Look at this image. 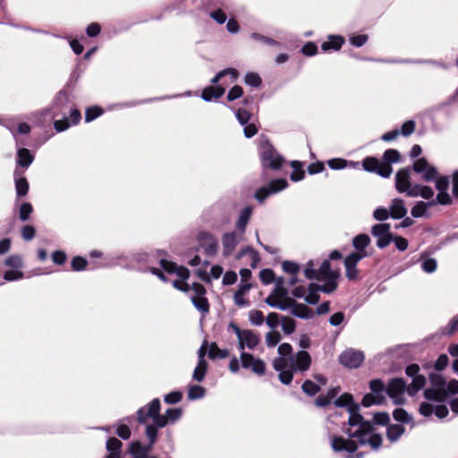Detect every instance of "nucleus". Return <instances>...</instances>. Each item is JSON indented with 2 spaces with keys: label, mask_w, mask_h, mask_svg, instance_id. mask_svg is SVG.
Masks as SVG:
<instances>
[{
  "label": "nucleus",
  "mask_w": 458,
  "mask_h": 458,
  "mask_svg": "<svg viewBox=\"0 0 458 458\" xmlns=\"http://www.w3.org/2000/svg\"><path fill=\"white\" fill-rule=\"evenodd\" d=\"M140 263H146L144 271H150L165 282H171L174 288L187 293L198 310H200V284L193 282L190 284L189 270L163 257L156 259L153 254L140 253L137 256Z\"/></svg>",
  "instance_id": "f257e3e1"
},
{
  "label": "nucleus",
  "mask_w": 458,
  "mask_h": 458,
  "mask_svg": "<svg viewBox=\"0 0 458 458\" xmlns=\"http://www.w3.org/2000/svg\"><path fill=\"white\" fill-rule=\"evenodd\" d=\"M352 396L349 394H344L335 400L336 407H346V415L348 417V428L344 431L352 438H356L360 445H369L372 449H377L382 444V437L378 434L373 433V426L369 421H365L352 407Z\"/></svg>",
  "instance_id": "f03ea898"
},
{
  "label": "nucleus",
  "mask_w": 458,
  "mask_h": 458,
  "mask_svg": "<svg viewBox=\"0 0 458 458\" xmlns=\"http://www.w3.org/2000/svg\"><path fill=\"white\" fill-rule=\"evenodd\" d=\"M160 408L159 399H153L148 405L138 410V421L143 424L150 418L157 428H164L169 422L173 423L179 420L182 413L180 408H170L165 411V415H160Z\"/></svg>",
  "instance_id": "7ed1b4c3"
},
{
  "label": "nucleus",
  "mask_w": 458,
  "mask_h": 458,
  "mask_svg": "<svg viewBox=\"0 0 458 458\" xmlns=\"http://www.w3.org/2000/svg\"><path fill=\"white\" fill-rule=\"evenodd\" d=\"M383 158L385 162H380L372 157H366L362 162L364 170L377 173L382 177L388 178L393 172L390 164L397 163L400 159V154L395 149H387L385 151Z\"/></svg>",
  "instance_id": "20e7f679"
},
{
  "label": "nucleus",
  "mask_w": 458,
  "mask_h": 458,
  "mask_svg": "<svg viewBox=\"0 0 458 458\" xmlns=\"http://www.w3.org/2000/svg\"><path fill=\"white\" fill-rule=\"evenodd\" d=\"M279 357L273 361V368L279 372V380L284 385H289L292 382V375L290 371H285L289 365V357L293 354V348L290 344L284 343L277 349Z\"/></svg>",
  "instance_id": "39448f33"
},
{
  "label": "nucleus",
  "mask_w": 458,
  "mask_h": 458,
  "mask_svg": "<svg viewBox=\"0 0 458 458\" xmlns=\"http://www.w3.org/2000/svg\"><path fill=\"white\" fill-rule=\"evenodd\" d=\"M259 152L264 168L277 170L282 166L284 158L276 152L273 145L267 140H262L259 146Z\"/></svg>",
  "instance_id": "423d86ee"
},
{
  "label": "nucleus",
  "mask_w": 458,
  "mask_h": 458,
  "mask_svg": "<svg viewBox=\"0 0 458 458\" xmlns=\"http://www.w3.org/2000/svg\"><path fill=\"white\" fill-rule=\"evenodd\" d=\"M339 277V272L332 270L330 268V262L324 260L318 269V280L323 281L321 284V292L330 293L334 292L337 287V279Z\"/></svg>",
  "instance_id": "0eeeda50"
},
{
  "label": "nucleus",
  "mask_w": 458,
  "mask_h": 458,
  "mask_svg": "<svg viewBox=\"0 0 458 458\" xmlns=\"http://www.w3.org/2000/svg\"><path fill=\"white\" fill-rule=\"evenodd\" d=\"M370 394L364 395L362 399V404L365 407H369L374 404H380L385 400V393H386V387L380 379H373L369 383Z\"/></svg>",
  "instance_id": "6e6552de"
},
{
  "label": "nucleus",
  "mask_w": 458,
  "mask_h": 458,
  "mask_svg": "<svg viewBox=\"0 0 458 458\" xmlns=\"http://www.w3.org/2000/svg\"><path fill=\"white\" fill-rule=\"evenodd\" d=\"M289 365L285 371H290L292 378L294 372H305L311 365V356L305 350L299 351L289 357Z\"/></svg>",
  "instance_id": "1a4fd4ad"
},
{
  "label": "nucleus",
  "mask_w": 458,
  "mask_h": 458,
  "mask_svg": "<svg viewBox=\"0 0 458 458\" xmlns=\"http://www.w3.org/2000/svg\"><path fill=\"white\" fill-rule=\"evenodd\" d=\"M429 380L432 387L424 391L425 398L436 401L441 400L446 394L445 381L444 377L439 374H431L429 376Z\"/></svg>",
  "instance_id": "9d476101"
},
{
  "label": "nucleus",
  "mask_w": 458,
  "mask_h": 458,
  "mask_svg": "<svg viewBox=\"0 0 458 458\" xmlns=\"http://www.w3.org/2000/svg\"><path fill=\"white\" fill-rule=\"evenodd\" d=\"M232 327L237 335L240 350H243L245 347L252 350L259 344V338L252 331L242 330L236 325H232Z\"/></svg>",
  "instance_id": "9b49d317"
},
{
  "label": "nucleus",
  "mask_w": 458,
  "mask_h": 458,
  "mask_svg": "<svg viewBox=\"0 0 458 458\" xmlns=\"http://www.w3.org/2000/svg\"><path fill=\"white\" fill-rule=\"evenodd\" d=\"M406 384L402 378L392 379L386 387V394L395 404H402L404 401V392L407 391Z\"/></svg>",
  "instance_id": "f8f14e48"
},
{
  "label": "nucleus",
  "mask_w": 458,
  "mask_h": 458,
  "mask_svg": "<svg viewBox=\"0 0 458 458\" xmlns=\"http://www.w3.org/2000/svg\"><path fill=\"white\" fill-rule=\"evenodd\" d=\"M389 224H377L371 228L372 235L377 238V246L384 249L393 241V235L390 232Z\"/></svg>",
  "instance_id": "ddd939ff"
},
{
  "label": "nucleus",
  "mask_w": 458,
  "mask_h": 458,
  "mask_svg": "<svg viewBox=\"0 0 458 458\" xmlns=\"http://www.w3.org/2000/svg\"><path fill=\"white\" fill-rule=\"evenodd\" d=\"M241 364L243 369H250L253 373L262 376L266 372V364L259 359L255 358L252 354L242 352L241 353Z\"/></svg>",
  "instance_id": "4468645a"
},
{
  "label": "nucleus",
  "mask_w": 458,
  "mask_h": 458,
  "mask_svg": "<svg viewBox=\"0 0 458 458\" xmlns=\"http://www.w3.org/2000/svg\"><path fill=\"white\" fill-rule=\"evenodd\" d=\"M330 445L335 452H342L345 451L349 453L346 458H360V456H354L352 453H354L357 448V443L354 440L344 439L341 437H330Z\"/></svg>",
  "instance_id": "2eb2a0df"
},
{
  "label": "nucleus",
  "mask_w": 458,
  "mask_h": 458,
  "mask_svg": "<svg viewBox=\"0 0 458 458\" xmlns=\"http://www.w3.org/2000/svg\"><path fill=\"white\" fill-rule=\"evenodd\" d=\"M420 368L417 364H411L406 368V374L413 377L412 383L407 387V393L413 396L415 395L426 384L425 377L419 375Z\"/></svg>",
  "instance_id": "dca6fc26"
},
{
  "label": "nucleus",
  "mask_w": 458,
  "mask_h": 458,
  "mask_svg": "<svg viewBox=\"0 0 458 458\" xmlns=\"http://www.w3.org/2000/svg\"><path fill=\"white\" fill-rule=\"evenodd\" d=\"M288 186V182L285 179H276L271 181L267 186L259 188L256 193L255 198L259 201L263 202L266 198L271 194L279 192Z\"/></svg>",
  "instance_id": "f3484780"
},
{
  "label": "nucleus",
  "mask_w": 458,
  "mask_h": 458,
  "mask_svg": "<svg viewBox=\"0 0 458 458\" xmlns=\"http://www.w3.org/2000/svg\"><path fill=\"white\" fill-rule=\"evenodd\" d=\"M364 360V354L362 352L348 349L341 353L339 356V362L349 369L359 368Z\"/></svg>",
  "instance_id": "a211bd4d"
},
{
  "label": "nucleus",
  "mask_w": 458,
  "mask_h": 458,
  "mask_svg": "<svg viewBox=\"0 0 458 458\" xmlns=\"http://www.w3.org/2000/svg\"><path fill=\"white\" fill-rule=\"evenodd\" d=\"M68 101L69 99L67 94L65 92L61 91L55 98L51 108L43 109L39 112L35 113L33 115H40L41 117H45L50 114L52 117H56L59 115L58 109H60L63 112L64 108L66 107Z\"/></svg>",
  "instance_id": "6ab92c4d"
},
{
  "label": "nucleus",
  "mask_w": 458,
  "mask_h": 458,
  "mask_svg": "<svg viewBox=\"0 0 458 458\" xmlns=\"http://www.w3.org/2000/svg\"><path fill=\"white\" fill-rule=\"evenodd\" d=\"M410 177V167L399 170L395 175V188L398 192L405 193L409 197L410 191L412 190Z\"/></svg>",
  "instance_id": "aec40b11"
},
{
  "label": "nucleus",
  "mask_w": 458,
  "mask_h": 458,
  "mask_svg": "<svg viewBox=\"0 0 458 458\" xmlns=\"http://www.w3.org/2000/svg\"><path fill=\"white\" fill-rule=\"evenodd\" d=\"M242 239V234L237 232L225 233L222 238L223 255L227 257L232 254Z\"/></svg>",
  "instance_id": "412c9836"
},
{
  "label": "nucleus",
  "mask_w": 458,
  "mask_h": 458,
  "mask_svg": "<svg viewBox=\"0 0 458 458\" xmlns=\"http://www.w3.org/2000/svg\"><path fill=\"white\" fill-rule=\"evenodd\" d=\"M81 113L77 109L70 110L69 118H64L63 120H55L54 123V127L57 131H64L68 129L71 125L77 124L81 120Z\"/></svg>",
  "instance_id": "4be33fe9"
},
{
  "label": "nucleus",
  "mask_w": 458,
  "mask_h": 458,
  "mask_svg": "<svg viewBox=\"0 0 458 458\" xmlns=\"http://www.w3.org/2000/svg\"><path fill=\"white\" fill-rule=\"evenodd\" d=\"M364 258L363 255H351L349 254L344 259V267L346 270V276L350 280H354L358 276V270L356 268L360 260Z\"/></svg>",
  "instance_id": "5701e85b"
},
{
  "label": "nucleus",
  "mask_w": 458,
  "mask_h": 458,
  "mask_svg": "<svg viewBox=\"0 0 458 458\" xmlns=\"http://www.w3.org/2000/svg\"><path fill=\"white\" fill-rule=\"evenodd\" d=\"M389 212L393 219H402L407 215V208L404 200L394 199L389 207Z\"/></svg>",
  "instance_id": "b1692460"
},
{
  "label": "nucleus",
  "mask_w": 458,
  "mask_h": 458,
  "mask_svg": "<svg viewBox=\"0 0 458 458\" xmlns=\"http://www.w3.org/2000/svg\"><path fill=\"white\" fill-rule=\"evenodd\" d=\"M370 243V239L367 234H359L352 240V244L356 252H352L351 255H363L364 258L368 256V252L366 250L367 246Z\"/></svg>",
  "instance_id": "393cba45"
},
{
  "label": "nucleus",
  "mask_w": 458,
  "mask_h": 458,
  "mask_svg": "<svg viewBox=\"0 0 458 458\" xmlns=\"http://www.w3.org/2000/svg\"><path fill=\"white\" fill-rule=\"evenodd\" d=\"M202 249L207 255H215L218 250L217 240L212 234L202 233Z\"/></svg>",
  "instance_id": "a878e982"
},
{
  "label": "nucleus",
  "mask_w": 458,
  "mask_h": 458,
  "mask_svg": "<svg viewBox=\"0 0 458 458\" xmlns=\"http://www.w3.org/2000/svg\"><path fill=\"white\" fill-rule=\"evenodd\" d=\"M436 205L435 200H429L428 202L418 201L411 210V214L413 217H429L428 208Z\"/></svg>",
  "instance_id": "bb28decb"
},
{
  "label": "nucleus",
  "mask_w": 458,
  "mask_h": 458,
  "mask_svg": "<svg viewBox=\"0 0 458 458\" xmlns=\"http://www.w3.org/2000/svg\"><path fill=\"white\" fill-rule=\"evenodd\" d=\"M206 352L211 359H224L229 354L227 350L220 349L216 344H211L209 346L207 343L202 344V357Z\"/></svg>",
  "instance_id": "cd10ccee"
},
{
  "label": "nucleus",
  "mask_w": 458,
  "mask_h": 458,
  "mask_svg": "<svg viewBox=\"0 0 458 458\" xmlns=\"http://www.w3.org/2000/svg\"><path fill=\"white\" fill-rule=\"evenodd\" d=\"M421 197L425 199H431L434 196V191L431 187L426 185H413L412 190L409 192V197Z\"/></svg>",
  "instance_id": "c85d7f7f"
},
{
  "label": "nucleus",
  "mask_w": 458,
  "mask_h": 458,
  "mask_svg": "<svg viewBox=\"0 0 458 458\" xmlns=\"http://www.w3.org/2000/svg\"><path fill=\"white\" fill-rule=\"evenodd\" d=\"M225 93V89L221 86H209L202 89V99L205 101L216 100L222 97Z\"/></svg>",
  "instance_id": "c756f323"
},
{
  "label": "nucleus",
  "mask_w": 458,
  "mask_h": 458,
  "mask_svg": "<svg viewBox=\"0 0 458 458\" xmlns=\"http://www.w3.org/2000/svg\"><path fill=\"white\" fill-rule=\"evenodd\" d=\"M15 191L18 197L27 195L29 191V182L25 177L21 176V174L16 169L14 171Z\"/></svg>",
  "instance_id": "7c9ffc66"
},
{
  "label": "nucleus",
  "mask_w": 458,
  "mask_h": 458,
  "mask_svg": "<svg viewBox=\"0 0 458 458\" xmlns=\"http://www.w3.org/2000/svg\"><path fill=\"white\" fill-rule=\"evenodd\" d=\"M34 157L28 148H20L17 150V164L24 168H28L33 162Z\"/></svg>",
  "instance_id": "2f4dec72"
},
{
  "label": "nucleus",
  "mask_w": 458,
  "mask_h": 458,
  "mask_svg": "<svg viewBox=\"0 0 458 458\" xmlns=\"http://www.w3.org/2000/svg\"><path fill=\"white\" fill-rule=\"evenodd\" d=\"M151 446H143L140 442L136 441L131 444L130 453L133 458H148L151 450Z\"/></svg>",
  "instance_id": "473e14b6"
},
{
  "label": "nucleus",
  "mask_w": 458,
  "mask_h": 458,
  "mask_svg": "<svg viewBox=\"0 0 458 458\" xmlns=\"http://www.w3.org/2000/svg\"><path fill=\"white\" fill-rule=\"evenodd\" d=\"M251 213L252 209L250 207H246L241 211L240 216L236 222V227L240 231L239 233H242L243 235L246 230V226L250 218Z\"/></svg>",
  "instance_id": "72a5a7b5"
},
{
  "label": "nucleus",
  "mask_w": 458,
  "mask_h": 458,
  "mask_svg": "<svg viewBox=\"0 0 458 458\" xmlns=\"http://www.w3.org/2000/svg\"><path fill=\"white\" fill-rule=\"evenodd\" d=\"M339 392V387H334L330 389L326 395H320L316 399V405L318 407H325L328 405L333 399L336 398Z\"/></svg>",
  "instance_id": "f704fd0d"
},
{
  "label": "nucleus",
  "mask_w": 458,
  "mask_h": 458,
  "mask_svg": "<svg viewBox=\"0 0 458 458\" xmlns=\"http://www.w3.org/2000/svg\"><path fill=\"white\" fill-rule=\"evenodd\" d=\"M344 39L341 36H329L328 41L322 43L323 51L339 50L344 44Z\"/></svg>",
  "instance_id": "c9c22d12"
},
{
  "label": "nucleus",
  "mask_w": 458,
  "mask_h": 458,
  "mask_svg": "<svg viewBox=\"0 0 458 458\" xmlns=\"http://www.w3.org/2000/svg\"><path fill=\"white\" fill-rule=\"evenodd\" d=\"M122 447V442L115 438L111 437L106 441V449L109 454L106 458H119V452Z\"/></svg>",
  "instance_id": "e433bc0d"
},
{
  "label": "nucleus",
  "mask_w": 458,
  "mask_h": 458,
  "mask_svg": "<svg viewBox=\"0 0 458 458\" xmlns=\"http://www.w3.org/2000/svg\"><path fill=\"white\" fill-rule=\"evenodd\" d=\"M320 287H321V285H318L316 284H310L308 288V291H307L304 300L310 304L318 303V301L319 300V295L318 293V291H321Z\"/></svg>",
  "instance_id": "4c0bfd02"
},
{
  "label": "nucleus",
  "mask_w": 458,
  "mask_h": 458,
  "mask_svg": "<svg viewBox=\"0 0 458 458\" xmlns=\"http://www.w3.org/2000/svg\"><path fill=\"white\" fill-rule=\"evenodd\" d=\"M404 433V428L402 425H390L386 429V437L391 442L397 441Z\"/></svg>",
  "instance_id": "58836bf2"
},
{
  "label": "nucleus",
  "mask_w": 458,
  "mask_h": 458,
  "mask_svg": "<svg viewBox=\"0 0 458 458\" xmlns=\"http://www.w3.org/2000/svg\"><path fill=\"white\" fill-rule=\"evenodd\" d=\"M266 303L281 310H286L291 306L287 301L277 299L273 293L266 299Z\"/></svg>",
  "instance_id": "ea45409f"
},
{
  "label": "nucleus",
  "mask_w": 458,
  "mask_h": 458,
  "mask_svg": "<svg viewBox=\"0 0 458 458\" xmlns=\"http://www.w3.org/2000/svg\"><path fill=\"white\" fill-rule=\"evenodd\" d=\"M292 167L293 169V173L290 175V178L293 182H299L304 177V170L302 169V165L298 161L292 162Z\"/></svg>",
  "instance_id": "a19ab883"
},
{
  "label": "nucleus",
  "mask_w": 458,
  "mask_h": 458,
  "mask_svg": "<svg viewBox=\"0 0 458 458\" xmlns=\"http://www.w3.org/2000/svg\"><path fill=\"white\" fill-rule=\"evenodd\" d=\"M223 267L221 266H213L210 268L208 275L202 272V281H210L211 279H218L223 274Z\"/></svg>",
  "instance_id": "79ce46f5"
},
{
  "label": "nucleus",
  "mask_w": 458,
  "mask_h": 458,
  "mask_svg": "<svg viewBox=\"0 0 458 458\" xmlns=\"http://www.w3.org/2000/svg\"><path fill=\"white\" fill-rule=\"evenodd\" d=\"M249 320L254 326H261L264 323L263 312L259 310H252L249 312Z\"/></svg>",
  "instance_id": "37998d69"
},
{
  "label": "nucleus",
  "mask_w": 458,
  "mask_h": 458,
  "mask_svg": "<svg viewBox=\"0 0 458 458\" xmlns=\"http://www.w3.org/2000/svg\"><path fill=\"white\" fill-rule=\"evenodd\" d=\"M225 75H230L231 76V79H232V81H234L237 77H238V72L233 69V68H227V69H225L223 71H221L220 72H218L212 80L211 81L213 83H216L222 77L225 76Z\"/></svg>",
  "instance_id": "c03bdc74"
},
{
  "label": "nucleus",
  "mask_w": 458,
  "mask_h": 458,
  "mask_svg": "<svg viewBox=\"0 0 458 458\" xmlns=\"http://www.w3.org/2000/svg\"><path fill=\"white\" fill-rule=\"evenodd\" d=\"M235 116L242 125H245L250 122L251 114L244 108H238L235 112Z\"/></svg>",
  "instance_id": "a18cd8bd"
},
{
  "label": "nucleus",
  "mask_w": 458,
  "mask_h": 458,
  "mask_svg": "<svg viewBox=\"0 0 458 458\" xmlns=\"http://www.w3.org/2000/svg\"><path fill=\"white\" fill-rule=\"evenodd\" d=\"M33 211V208L30 203H22L20 207L19 217L21 221H27Z\"/></svg>",
  "instance_id": "49530a36"
},
{
  "label": "nucleus",
  "mask_w": 458,
  "mask_h": 458,
  "mask_svg": "<svg viewBox=\"0 0 458 458\" xmlns=\"http://www.w3.org/2000/svg\"><path fill=\"white\" fill-rule=\"evenodd\" d=\"M293 314L301 318H310L313 316L312 310L304 305L294 308L293 310Z\"/></svg>",
  "instance_id": "de8ad7c7"
},
{
  "label": "nucleus",
  "mask_w": 458,
  "mask_h": 458,
  "mask_svg": "<svg viewBox=\"0 0 458 458\" xmlns=\"http://www.w3.org/2000/svg\"><path fill=\"white\" fill-rule=\"evenodd\" d=\"M304 393L309 395H315L320 387L311 380H305L301 386Z\"/></svg>",
  "instance_id": "09e8293b"
},
{
  "label": "nucleus",
  "mask_w": 458,
  "mask_h": 458,
  "mask_svg": "<svg viewBox=\"0 0 458 458\" xmlns=\"http://www.w3.org/2000/svg\"><path fill=\"white\" fill-rule=\"evenodd\" d=\"M103 113L102 108L98 106L89 107L86 110L85 120L87 123L93 121L94 119L100 116Z\"/></svg>",
  "instance_id": "8fccbe9b"
},
{
  "label": "nucleus",
  "mask_w": 458,
  "mask_h": 458,
  "mask_svg": "<svg viewBox=\"0 0 458 458\" xmlns=\"http://www.w3.org/2000/svg\"><path fill=\"white\" fill-rule=\"evenodd\" d=\"M281 335L278 332L271 331L266 335L265 341L268 347H275L280 341Z\"/></svg>",
  "instance_id": "3c124183"
},
{
  "label": "nucleus",
  "mask_w": 458,
  "mask_h": 458,
  "mask_svg": "<svg viewBox=\"0 0 458 458\" xmlns=\"http://www.w3.org/2000/svg\"><path fill=\"white\" fill-rule=\"evenodd\" d=\"M244 81L247 85L254 88H257L261 84V78L255 72L247 73Z\"/></svg>",
  "instance_id": "603ef678"
},
{
  "label": "nucleus",
  "mask_w": 458,
  "mask_h": 458,
  "mask_svg": "<svg viewBox=\"0 0 458 458\" xmlns=\"http://www.w3.org/2000/svg\"><path fill=\"white\" fill-rule=\"evenodd\" d=\"M393 416L395 420L401 422L407 423L411 420V416L403 409L401 408L395 409L393 412Z\"/></svg>",
  "instance_id": "864d4df0"
},
{
  "label": "nucleus",
  "mask_w": 458,
  "mask_h": 458,
  "mask_svg": "<svg viewBox=\"0 0 458 458\" xmlns=\"http://www.w3.org/2000/svg\"><path fill=\"white\" fill-rule=\"evenodd\" d=\"M421 268L426 273H433L437 269V261L435 259H425L421 263Z\"/></svg>",
  "instance_id": "5fc2aeb1"
},
{
  "label": "nucleus",
  "mask_w": 458,
  "mask_h": 458,
  "mask_svg": "<svg viewBox=\"0 0 458 458\" xmlns=\"http://www.w3.org/2000/svg\"><path fill=\"white\" fill-rule=\"evenodd\" d=\"M422 179L426 182L434 181L437 178V171L434 166L428 165L424 172L421 173Z\"/></svg>",
  "instance_id": "6e6d98bb"
},
{
  "label": "nucleus",
  "mask_w": 458,
  "mask_h": 458,
  "mask_svg": "<svg viewBox=\"0 0 458 458\" xmlns=\"http://www.w3.org/2000/svg\"><path fill=\"white\" fill-rule=\"evenodd\" d=\"M243 95V89L241 86H233L227 94V100L233 101L240 98Z\"/></svg>",
  "instance_id": "4d7b16f0"
},
{
  "label": "nucleus",
  "mask_w": 458,
  "mask_h": 458,
  "mask_svg": "<svg viewBox=\"0 0 458 458\" xmlns=\"http://www.w3.org/2000/svg\"><path fill=\"white\" fill-rule=\"evenodd\" d=\"M391 216L389 209L385 208H377L373 212V217L378 221H385Z\"/></svg>",
  "instance_id": "13d9d810"
},
{
  "label": "nucleus",
  "mask_w": 458,
  "mask_h": 458,
  "mask_svg": "<svg viewBox=\"0 0 458 458\" xmlns=\"http://www.w3.org/2000/svg\"><path fill=\"white\" fill-rule=\"evenodd\" d=\"M157 425H148L146 428V435L149 440V446L152 447L154 443L156 442L157 437Z\"/></svg>",
  "instance_id": "bf43d9fd"
},
{
  "label": "nucleus",
  "mask_w": 458,
  "mask_h": 458,
  "mask_svg": "<svg viewBox=\"0 0 458 458\" xmlns=\"http://www.w3.org/2000/svg\"><path fill=\"white\" fill-rule=\"evenodd\" d=\"M87 264V260L80 256L74 257L72 260V267L74 271L83 270L86 267Z\"/></svg>",
  "instance_id": "052dcab7"
},
{
  "label": "nucleus",
  "mask_w": 458,
  "mask_h": 458,
  "mask_svg": "<svg viewBox=\"0 0 458 458\" xmlns=\"http://www.w3.org/2000/svg\"><path fill=\"white\" fill-rule=\"evenodd\" d=\"M273 294L277 298L284 301H287V303H290V300L287 298L288 292L285 288L280 285L279 283H277L276 287L275 288Z\"/></svg>",
  "instance_id": "680f3d73"
},
{
  "label": "nucleus",
  "mask_w": 458,
  "mask_h": 458,
  "mask_svg": "<svg viewBox=\"0 0 458 458\" xmlns=\"http://www.w3.org/2000/svg\"><path fill=\"white\" fill-rule=\"evenodd\" d=\"M282 267L284 272L289 273L290 275H297L300 269L299 265L293 261H284Z\"/></svg>",
  "instance_id": "e2e57ef3"
},
{
  "label": "nucleus",
  "mask_w": 458,
  "mask_h": 458,
  "mask_svg": "<svg viewBox=\"0 0 458 458\" xmlns=\"http://www.w3.org/2000/svg\"><path fill=\"white\" fill-rule=\"evenodd\" d=\"M436 204L449 205L452 203V199L447 191H438L437 198L434 199Z\"/></svg>",
  "instance_id": "0e129e2a"
},
{
  "label": "nucleus",
  "mask_w": 458,
  "mask_h": 458,
  "mask_svg": "<svg viewBox=\"0 0 458 458\" xmlns=\"http://www.w3.org/2000/svg\"><path fill=\"white\" fill-rule=\"evenodd\" d=\"M182 394L179 391L171 392L164 398L165 402L169 404H174L182 400Z\"/></svg>",
  "instance_id": "69168bd1"
},
{
  "label": "nucleus",
  "mask_w": 458,
  "mask_h": 458,
  "mask_svg": "<svg viewBox=\"0 0 458 458\" xmlns=\"http://www.w3.org/2000/svg\"><path fill=\"white\" fill-rule=\"evenodd\" d=\"M436 188L438 191H447L449 188V179L446 176L436 178Z\"/></svg>",
  "instance_id": "338daca9"
},
{
  "label": "nucleus",
  "mask_w": 458,
  "mask_h": 458,
  "mask_svg": "<svg viewBox=\"0 0 458 458\" xmlns=\"http://www.w3.org/2000/svg\"><path fill=\"white\" fill-rule=\"evenodd\" d=\"M414 130L415 123L412 120H409L403 124L400 133L403 136H409L414 131Z\"/></svg>",
  "instance_id": "774afa93"
}]
</instances>
